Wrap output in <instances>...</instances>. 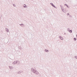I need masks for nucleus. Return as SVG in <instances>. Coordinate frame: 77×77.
I'll use <instances>...</instances> for the list:
<instances>
[{
    "mask_svg": "<svg viewBox=\"0 0 77 77\" xmlns=\"http://www.w3.org/2000/svg\"><path fill=\"white\" fill-rule=\"evenodd\" d=\"M31 70L32 72H33V73H34L35 74H36V75H38L39 74V72L36 70H35L33 69H31Z\"/></svg>",
    "mask_w": 77,
    "mask_h": 77,
    "instance_id": "f257e3e1",
    "label": "nucleus"
},
{
    "mask_svg": "<svg viewBox=\"0 0 77 77\" xmlns=\"http://www.w3.org/2000/svg\"><path fill=\"white\" fill-rule=\"evenodd\" d=\"M20 62L19 61L16 60V65H20Z\"/></svg>",
    "mask_w": 77,
    "mask_h": 77,
    "instance_id": "f03ea898",
    "label": "nucleus"
},
{
    "mask_svg": "<svg viewBox=\"0 0 77 77\" xmlns=\"http://www.w3.org/2000/svg\"><path fill=\"white\" fill-rule=\"evenodd\" d=\"M8 67L9 69L11 70L13 69H14V67L12 66H9Z\"/></svg>",
    "mask_w": 77,
    "mask_h": 77,
    "instance_id": "7ed1b4c3",
    "label": "nucleus"
},
{
    "mask_svg": "<svg viewBox=\"0 0 77 77\" xmlns=\"http://www.w3.org/2000/svg\"><path fill=\"white\" fill-rule=\"evenodd\" d=\"M17 63V60L13 61L12 63V65H16Z\"/></svg>",
    "mask_w": 77,
    "mask_h": 77,
    "instance_id": "20e7f679",
    "label": "nucleus"
},
{
    "mask_svg": "<svg viewBox=\"0 0 77 77\" xmlns=\"http://www.w3.org/2000/svg\"><path fill=\"white\" fill-rule=\"evenodd\" d=\"M5 30L6 32H9V29L7 28H5Z\"/></svg>",
    "mask_w": 77,
    "mask_h": 77,
    "instance_id": "39448f33",
    "label": "nucleus"
},
{
    "mask_svg": "<svg viewBox=\"0 0 77 77\" xmlns=\"http://www.w3.org/2000/svg\"><path fill=\"white\" fill-rule=\"evenodd\" d=\"M50 4L53 7H54V8H56V7L55 6H54V5H53L52 3H50Z\"/></svg>",
    "mask_w": 77,
    "mask_h": 77,
    "instance_id": "423d86ee",
    "label": "nucleus"
},
{
    "mask_svg": "<svg viewBox=\"0 0 77 77\" xmlns=\"http://www.w3.org/2000/svg\"><path fill=\"white\" fill-rule=\"evenodd\" d=\"M23 72V71H19L17 72L18 74H21V73Z\"/></svg>",
    "mask_w": 77,
    "mask_h": 77,
    "instance_id": "0eeeda50",
    "label": "nucleus"
},
{
    "mask_svg": "<svg viewBox=\"0 0 77 77\" xmlns=\"http://www.w3.org/2000/svg\"><path fill=\"white\" fill-rule=\"evenodd\" d=\"M20 26L22 27H24V25L23 24H20Z\"/></svg>",
    "mask_w": 77,
    "mask_h": 77,
    "instance_id": "6e6552de",
    "label": "nucleus"
},
{
    "mask_svg": "<svg viewBox=\"0 0 77 77\" xmlns=\"http://www.w3.org/2000/svg\"><path fill=\"white\" fill-rule=\"evenodd\" d=\"M59 38H60L61 40H63V37H62L61 36H59Z\"/></svg>",
    "mask_w": 77,
    "mask_h": 77,
    "instance_id": "1a4fd4ad",
    "label": "nucleus"
},
{
    "mask_svg": "<svg viewBox=\"0 0 77 77\" xmlns=\"http://www.w3.org/2000/svg\"><path fill=\"white\" fill-rule=\"evenodd\" d=\"M45 51L46 53H48V52H49V51H48V50L46 49H45Z\"/></svg>",
    "mask_w": 77,
    "mask_h": 77,
    "instance_id": "9d476101",
    "label": "nucleus"
},
{
    "mask_svg": "<svg viewBox=\"0 0 77 77\" xmlns=\"http://www.w3.org/2000/svg\"><path fill=\"white\" fill-rule=\"evenodd\" d=\"M23 6L24 8H26L27 7V6L26 4H24Z\"/></svg>",
    "mask_w": 77,
    "mask_h": 77,
    "instance_id": "9b49d317",
    "label": "nucleus"
},
{
    "mask_svg": "<svg viewBox=\"0 0 77 77\" xmlns=\"http://www.w3.org/2000/svg\"><path fill=\"white\" fill-rule=\"evenodd\" d=\"M64 5H65V6H66V7H67V8H69V7L66 4H64Z\"/></svg>",
    "mask_w": 77,
    "mask_h": 77,
    "instance_id": "f8f14e48",
    "label": "nucleus"
},
{
    "mask_svg": "<svg viewBox=\"0 0 77 77\" xmlns=\"http://www.w3.org/2000/svg\"><path fill=\"white\" fill-rule=\"evenodd\" d=\"M69 33H72V30H69Z\"/></svg>",
    "mask_w": 77,
    "mask_h": 77,
    "instance_id": "ddd939ff",
    "label": "nucleus"
},
{
    "mask_svg": "<svg viewBox=\"0 0 77 77\" xmlns=\"http://www.w3.org/2000/svg\"><path fill=\"white\" fill-rule=\"evenodd\" d=\"M69 18H72V15L70 14L69 15Z\"/></svg>",
    "mask_w": 77,
    "mask_h": 77,
    "instance_id": "4468645a",
    "label": "nucleus"
},
{
    "mask_svg": "<svg viewBox=\"0 0 77 77\" xmlns=\"http://www.w3.org/2000/svg\"><path fill=\"white\" fill-rule=\"evenodd\" d=\"M76 40H77V39H76V38H74V40L75 41H76Z\"/></svg>",
    "mask_w": 77,
    "mask_h": 77,
    "instance_id": "2eb2a0df",
    "label": "nucleus"
},
{
    "mask_svg": "<svg viewBox=\"0 0 77 77\" xmlns=\"http://www.w3.org/2000/svg\"><path fill=\"white\" fill-rule=\"evenodd\" d=\"M69 30H70L69 28H68L67 29V31H69Z\"/></svg>",
    "mask_w": 77,
    "mask_h": 77,
    "instance_id": "dca6fc26",
    "label": "nucleus"
},
{
    "mask_svg": "<svg viewBox=\"0 0 77 77\" xmlns=\"http://www.w3.org/2000/svg\"><path fill=\"white\" fill-rule=\"evenodd\" d=\"M69 15H70V14H69V13H68L67 14V16H69Z\"/></svg>",
    "mask_w": 77,
    "mask_h": 77,
    "instance_id": "f3484780",
    "label": "nucleus"
},
{
    "mask_svg": "<svg viewBox=\"0 0 77 77\" xmlns=\"http://www.w3.org/2000/svg\"><path fill=\"white\" fill-rule=\"evenodd\" d=\"M75 58V59H77V56H75L74 57Z\"/></svg>",
    "mask_w": 77,
    "mask_h": 77,
    "instance_id": "a211bd4d",
    "label": "nucleus"
},
{
    "mask_svg": "<svg viewBox=\"0 0 77 77\" xmlns=\"http://www.w3.org/2000/svg\"><path fill=\"white\" fill-rule=\"evenodd\" d=\"M13 6H14V7H15L16 6H15V4H13Z\"/></svg>",
    "mask_w": 77,
    "mask_h": 77,
    "instance_id": "6ab92c4d",
    "label": "nucleus"
},
{
    "mask_svg": "<svg viewBox=\"0 0 77 77\" xmlns=\"http://www.w3.org/2000/svg\"><path fill=\"white\" fill-rule=\"evenodd\" d=\"M62 11H63V8Z\"/></svg>",
    "mask_w": 77,
    "mask_h": 77,
    "instance_id": "aec40b11",
    "label": "nucleus"
},
{
    "mask_svg": "<svg viewBox=\"0 0 77 77\" xmlns=\"http://www.w3.org/2000/svg\"><path fill=\"white\" fill-rule=\"evenodd\" d=\"M64 35H66V33H64Z\"/></svg>",
    "mask_w": 77,
    "mask_h": 77,
    "instance_id": "412c9836",
    "label": "nucleus"
},
{
    "mask_svg": "<svg viewBox=\"0 0 77 77\" xmlns=\"http://www.w3.org/2000/svg\"><path fill=\"white\" fill-rule=\"evenodd\" d=\"M61 10H62V9H63L62 8H61Z\"/></svg>",
    "mask_w": 77,
    "mask_h": 77,
    "instance_id": "4be33fe9",
    "label": "nucleus"
},
{
    "mask_svg": "<svg viewBox=\"0 0 77 77\" xmlns=\"http://www.w3.org/2000/svg\"><path fill=\"white\" fill-rule=\"evenodd\" d=\"M60 6L61 7V6H62V5H60Z\"/></svg>",
    "mask_w": 77,
    "mask_h": 77,
    "instance_id": "5701e85b",
    "label": "nucleus"
},
{
    "mask_svg": "<svg viewBox=\"0 0 77 77\" xmlns=\"http://www.w3.org/2000/svg\"><path fill=\"white\" fill-rule=\"evenodd\" d=\"M61 8H62V6H61Z\"/></svg>",
    "mask_w": 77,
    "mask_h": 77,
    "instance_id": "b1692460",
    "label": "nucleus"
}]
</instances>
